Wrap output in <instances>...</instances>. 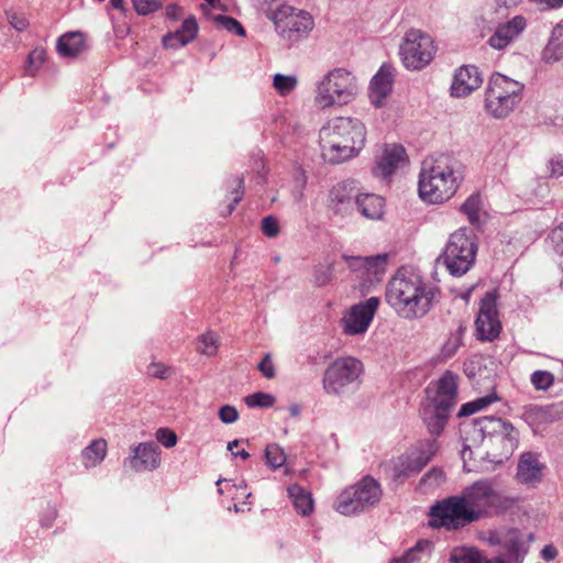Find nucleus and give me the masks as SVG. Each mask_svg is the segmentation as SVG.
<instances>
[{"instance_id": "f257e3e1", "label": "nucleus", "mask_w": 563, "mask_h": 563, "mask_svg": "<svg viewBox=\"0 0 563 563\" xmlns=\"http://www.w3.org/2000/svg\"><path fill=\"white\" fill-rule=\"evenodd\" d=\"M385 298L399 317L408 320L424 317L440 299L438 287L405 268L388 282Z\"/></svg>"}, {"instance_id": "f03ea898", "label": "nucleus", "mask_w": 563, "mask_h": 563, "mask_svg": "<svg viewBox=\"0 0 563 563\" xmlns=\"http://www.w3.org/2000/svg\"><path fill=\"white\" fill-rule=\"evenodd\" d=\"M463 179L464 165L452 155L440 154L423 162L419 196L430 203H443L454 196Z\"/></svg>"}, {"instance_id": "7ed1b4c3", "label": "nucleus", "mask_w": 563, "mask_h": 563, "mask_svg": "<svg viewBox=\"0 0 563 563\" xmlns=\"http://www.w3.org/2000/svg\"><path fill=\"white\" fill-rule=\"evenodd\" d=\"M319 139L323 159L330 164H341L361 152L366 129L358 119L338 117L320 130Z\"/></svg>"}, {"instance_id": "20e7f679", "label": "nucleus", "mask_w": 563, "mask_h": 563, "mask_svg": "<svg viewBox=\"0 0 563 563\" xmlns=\"http://www.w3.org/2000/svg\"><path fill=\"white\" fill-rule=\"evenodd\" d=\"M459 376L446 371L435 383L434 388L426 389L427 400L421 407L422 420L432 435L444 430L450 412L456 405Z\"/></svg>"}, {"instance_id": "39448f33", "label": "nucleus", "mask_w": 563, "mask_h": 563, "mask_svg": "<svg viewBox=\"0 0 563 563\" xmlns=\"http://www.w3.org/2000/svg\"><path fill=\"white\" fill-rule=\"evenodd\" d=\"M525 85L499 73L494 74L485 90L484 107L495 119L508 117L521 102Z\"/></svg>"}, {"instance_id": "423d86ee", "label": "nucleus", "mask_w": 563, "mask_h": 563, "mask_svg": "<svg viewBox=\"0 0 563 563\" xmlns=\"http://www.w3.org/2000/svg\"><path fill=\"white\" fill-rule=\"evenodd\" d=\"M477 254L476 236L472 231L460 229L453 232L439 261L453 276L467 273L475 263Z\"/></svg>"}, {"instance_id": "0eeeda50", "label": "nucleus", "mask_w": 563, "mask_h": 563, "mask_svg": "<svg viewBox=\"0 0 563 563\" xmlns=\"http://www.w3.org/2000/svg\"><path fill=\"white\" fill-rule=\"evenodd\" d=\"M357 92L356 79L345 68L329 71L317 86L314 97L320 108L347 104Z\"/></svg>"}, {"instance_id": "6e6552de", "label": "nucleus", "mask_w": 563, "mask_h": 563, "mask_svg": "<svg viewBox=\"0 0 563 563\" xmlns=\"http://www.w3.org/2000/svg\"><path fill=\"white\" fill-rule=\"evenodd\" d=\"M429 515V525L432 528H444L449 531L460 530L478 521V516L468 507L461 494L437 501L431 506Z\"/></svg>"}, {"instance_id": "1a4fd4ad", "label": "nucleus", "mask_w": 563, "mask_h": 563, "mask_svg": "<svg viewBox=\"0 0 563 563\" xmlns=\"http://www.w3.org/2000/svg\"><path fill=\"white\" fill-rule=\"evenodd\" d=\"M277 34L290 45L307 38L314 27L312 15L289 4H282L268 14Z\"/></svg>"}, {"instance_id": "9d476101", "label": "nucleus", "mask_w": 563, "mask_h": 563, "mask_svg": "<svg viewBox=\"0 0 563 563\" xmlns=\"http://www.w3.org/2000/svg\"><path fill=\"white\" fill-rule=\"evenodd\" d=\"M363 372V363L356 357H338L325 368L322 377V388L327 395L340 397L350 387L360 385Z\"/></svg>"}, {"instance_id": "9b49d317", "label": "nucleus", "mask_w": 563, "mask_h": 563, "mask_svg": "<svg viewBox=\"0 0 563 563\" xmlns=\"http://www.w3.org/2000/svg\"><path fill=\"white\" fill-rule=\"evenodd\" d=\"M382 497L380 485L371 476H365L357 484L344 489L336 498L334 508L338 512L350 516L364 512L375 506Z\"/></svg>"}, {"instance_id": "f8f14e48", "label": "nucleus", "mask_w": 563, "mask_h": 563, "mask_svg": "<svg viewBox=\"0 0 563 563\" xmlns=\"http://www.w3.org/2000/svg\"><path fill=\"white\" fill-rule=\"evenodd\" d=\"M399 54L407 69L420 70L433 59L435 46L429 34L411 29L402 38Z\"/></svg>"}, {"instance_id": "ddd939ff", "label": "nucleus", "mask_w": 563, "mask_h": 563, "mask_svg": "<svg viewBox=\"0 0 563 563\" xmlns=\"http://www.w3.org/2000/svg\"><path fill=\"white\" fill-rule=\"evenodd\" d=\"M468 507L478 516V520L486 517L492 508L507 509L514 500L501 496L490 481L479 479L466 486L461 492Z\"/></svg>"}, {"instance_id": "4468645a", "label": "nucleus", "mask_w": 563, "mask_h": 563, "mask_svg": "<svg viewBox=\"0 0 563 563\" xmlns=\"http://www.w3.org/2000/svg\"><path fill=\"white\" fill-rule=\"evenodd\" d=\"M498 292L496 289L487 291L479 302L475 320L476 334L481 341L495 340L501 330V322L497 309Z\"/></svg>"}, {"instance_id": "2eb2a0df", "label": "nucleus", "mask_w": 563, "mask_h": 563, "mask_svg": "<svg viewBox=\"0 0 563 563\" xmlns=\"http://www.w3.org/2000/svg\"><path fill=\"white\" fill-rule=\"evenodd\" d=\"M474 431L486 437H498L504 444L505 454H512L519 444V432L511 422L494 416L477 418Z\"/></svg>"}, {"instance_id": "dca6fc26", "label": "nucleus", "mask_w": 563, "mask_h": 563, "mask_svg": "<svg viewBox=\"0 0 563 563\" xmlns=\"http://www.w3.org/2000/svg\"><path fill=\"white\" fill-rule=\"evenodd\" d=\"M378 306L379 299L371 297L351 307L342 318L343 332L347 335H357L366 332Z\"/></svg>"}, {"instance_id": "f3484780", "label": "nucleus", "mask_w": 563, "mask_h": 563, "mask_svg": "<svg viewBox=\"0 0 563 563\" xmlns=\"http://www.w3.org/2000/svg\"><path fill=\"white\" fill-rule=\"evenodd\" d=\"M488 540L492 544L503 547L508 563H522L528 553L529 542L533 540V534H523L518 529H508L503 533L492 532Z\"/></svg>"}, {"instance_id": "a211bd4d", "label": "nucleus", "mask_w": 563, "mask_h": 563, "mask_svg": "<svg viewBox=\"0 0 563 563\" xmlns=\"http://www.w3.org/2000/svg\"><path fill=\"white\" fill-rule=\"evenodd\" d=\"M360 189L354 180H343L334 185L329 192V208L342 217L355 210Z\"/></svg>"}, {"instance_id": "6ab92c4d", "label": "nucleus", "mask_w": 563, "mask_h": 563, "mask_svg": "<svg viewBox=\"0 0 563 563\" xmlns=\"http://www.w3.org/2000/svg\"><path fill=\"white\" fill-rule=\"evenodd\" d=\"M128 462L136 472L156 470L161 463V449L152 441L140 443L132 449Z\"/></svg>"}, {"instance_id": "aec40b11", "label": "nucleus", "mask_w": 563, "mask_h": 563, "mask_svg": "<svg viewBox=\"0 0 563 563\" xmlns=\"http://www.w3.org/2000/svg\"><path fill=\"white\" fill-rule=\"evenodd\" d=\"M527 27V20L522 15H516L511 20L498 24L487 43L495 49H504L512 43Z\"/></svg>"}, {"instance_id": "412c9836", "label": "nucleus", "mask_w": 563, "mask_h": 563, "mask_svg": "<svg viewBox=\"0 0 563 563\" xmlns=\"http://www.w3.org/2000/svg\"><path fill=\"white\" fill-rule=\"evenodd\" d=\"M482 82L483 77L476 66H462L454 74L451 85V95L456 98L466 97L472 91L479 88Z\"/></svg>"}, {"instance_id": "4be33fe9", "label": "nucleus", "mask_w": 563, "mask_h": 563, "mask_svg": "<svg viewBox=\"0 0 563 563\" xmlns=\"http://www.w3.org/2000/svg\"><path fill=\"white\" fill-rule=\"evenodd\" d=\"M407 163V154L401 145H386L382 155L377 158L374 173L384 178L389 177L395 170Z\"/></svg>"}, {"instance_id": "5701e85b", "label": "nucleus", "mask_w": 563, "mask_h": 563, "mask_svg": "<svg viewBox=\"0 0 563 563\" xmlns=\"http://www.w3.org/2000/svg\"><path fill=\"white\" fill-rule=\"evenodd\" d=\"M393 88L391 67L383 65L377 74L372 78L369 85V98L372 103L379 108L384 99L390 93Z\"/></svg>"}, {"instance_id": "b1692460", "label": "nucleus", "mask_w": 563, "mask_h": 563, "mask_svg": "<svg viewBox=\"0 0 563 563\" xmlns=\"http://www.w3.org/2000/svg\"><path fill=\"white\" fill-rule=\"evenodd\" d=\"M542 465L537 454L525 452L521 454L517 466V478L520 483L533 484L541 479Z\"/></svg>"}, {"instance_id": "393cba45", "label": "nucleus", "mask_w": 563, "mask_h": 563, "mask_svg": "<svg viewBox=\"0 0 563 563\" xmlns=\"http://www.w3.org/2000/svg\"><path fill=\"white\" fill-rule=\"evenodd\" d=\"M426 465V460H421L420 456L412 451L397 459L393 468V477L394 479L410 477L418 474Z\"/></svg>"}, {"instance_id": "a878e982", "label": "nucleus", "mask_w": 563, "mask_h": 563, "mask_svg": "<svg viewBox=\"0 0 563 563\" xmlns=\"http://www.w3.org/2000/svg\"><path fill=\"white\" fill-rule=\"evenodd\" d=\"M563 59V20L552 30L551 36L542 51V60L553 64Z\"/></svg>"}, {"instance_id": "bb28decb", "label": "nucleus", "mask_w": 563, "mask_h": 563, "mask_svg": "<svg viewBox=\"0 0 563 563\" xmlns=\"http://www.w3.org/2000/svg\"><path fill=\"white\" fill-rule=\"evenodd\" d=\"M384 199L374 194H358L355 210L372 220L379 219L384 212Z\"/></svg>"}, {"instance_id": "cd10ccee", "label": "nucleus", "mask_w": 563, "mask_h": 563, "mask_svg": "<svg viewBox=\"0 0 563 563\" xmlns=\"http://www.w3.org/2000/svg\"><path fill=\"white\" fill-rule=\"evenodd\" d=\"M84 46L82 34L80 32H70L58 38L56 48L62 57L74 58L82 52Z\"/></svg>"}, {"instance_id": "c85d7f7f", "label": "nucleus", "mask_w": 563, "mask_h": 563, "mask_svg": "<svg viewBox=\"0 0 563 563\" xmlns=\"http://www.w3.org/2000/svg\"><path fill=\"white\" fill-rule=\"evenodd\" d=\"M287 490L298 514L309 516L313 511L312 496L308 490L297 484L290 485Z\"/></svg>"}, {"instance_id": "c756f323", "label": "nucleus", "mask_w": 563, "mask_h": 563, "mask_svg": "<svg viewBox=\"0 0 563 563\" xmlns=\"http://www.w3.org/2000/svg\"><path fill=\"white\" fill-rule=\"evenodd\" d=\"M107 454V441L103 439L93 440L88 446H86L81 456L86 467H92L100 464Z\"/></svg>"}, {"instance_id": "7c9ffc66", "label": "nucleus", "mask_w": 563, "mask_h": 563, "mask_svg": "<svg viewBox=\"0 0 563 563\" xmlns=\"http://www.w3.org/2000/svg\"><path fill=\"white\" fill-rule=\"evenodd\" d=\"M431 547L432 543L429 540H420L401 558L396 559L394 563H418L422 560L423 556L430 554Z\"/></svg>"}, {"instance_id": "2f4dec72", "label": "nucleus", "mask_w": 563, "mask_h": 563, "mask_svg": "<svg viewBox=\"0 0 563 563\" xmlns=\"http://www.w3.org/2000/svg\"><path fill=\"white\" fill-rule=\"evenodd\" d=\"M482 208V199L479 194L471 195L461 206V211L467 216L468 221L473 225L479 224V210Z\"/></svg>"}, {"instance_id": "473e14b6", "label": "nucleus", "mask_w": 563, "mask_h": 563, "mask_svg": "<svg viewBox=\"0 0 563 563\" xmlns=\"http://www.w3.org/2000/svg\"><path fill=\"white\" fill-rule=\"evenodd\" d=\"M496 400H497L496 394H490V395H486L484 397L477 398L473 401L463 404L460 408L457 417L471 416V415L486 408L487 406H489L490 404H493Z\"/></svg>"}, {"instance_id": "72a5a7b5", "label": "nucleus", "mask_w": 563, "mask_h": 563, "mask_svg": "<svg viewBox=\"0 0 563 563\" xmlns=\"http://www.w3.org/2000/svg\"><path fill=\"white\" fill-rule=\"evenodd\" d=\"M219 336L214 332H207L198 338L197 350L207 356H213L218 352Z\"/></svg>"}, {"instance_id": "f704fd0d", "label": "nucleus", "mask_w": 563, "mask_h": 563, "mask_svg": "<svg viewBox=\"0 0 563 563\" xmlns=\"http://www.w3.org/2000/svg\"><path fill=\"white\" fill-rule=\"evenodd\" d=\"M482 554L470 548H455L450 554V563H479Z\"/></svg>"}, {"instance_id": "c9c22d12", "label": "nucleus", "mask_w": 563, "mask_h": 563, "mask_svg": "<svg viewBox=\"0 0 563 563\" xmlns=\"http://www.w3.org/2000/svg\"><path fill=\"white\" fill-rule=\"evenodd\" d=\"M387 260H388L387 254H377L374 256H367V257L361 258V261L363 262L364 268L368 273L374 274V275H382L385 273L386 266H387Z\"/></svg>"}, {"instance_id": "e433bc0d", "label": "nucleus", "mask_w": 563, "mask_h": 563, "mask_svg": "<svg viewBox=\"0 0 563 563\" xmlns=\"http://www.w3.org/2000/svg\"><path fill=\"white\" fill-rule=\"evenodd\" d=\"M266 464L276 470L282 467L286 462L284 450L276 443H271L265 449Z\"/></svg>"}, {"instance_id": "4c0bfd02", "label": "nucleus", "mask_w": 563, "mask_h": 563, "mask_svg": "<svg viewBox=\"0 0 563 563\" xmlns=\"http://www.w3.org/2000/svg\"><path fill=\"white\" fill-rule=\"evenodd\" d=\"M231 183V202L228 205L225 216L231 214L236 205L242 200L244 196V179L241 176H234L230 179Z\"/></svg>"}, {"instance_id": "58836bf2", "label": "nucleus", "mask_w": 563, "mask_h": 563, "mask_svg": "<svg viewBox=\"0 0 563 563\" xmlns=\"http://www.w3.org/2000/svg\"><path fill=\"white\" fill-rule=\"evenodd\" d=\"M214 22H216L217 26H219L223 30H227L231 33L239 35V36L245 35V30H244L243 25L236 19H234L232 16L219 14V15L214 16Z\"/></svg>"}, {"instance_id": "ea45409f", "label": "nucleus", "mask_w": 563, "mask_h": 563, "mask_svg": "<svg viewBox=\"0 0 563 563\" xmlns=\"http://www.w3.org/2000/svg\"><path fill=\"white\" fill-rule=\"evenodd\" d=\"M46 59V52L41 48H34L26 58L25 71L30 76H34Z\"/></svg>"}, {"instance_id": "a19ab883", "label": "nucleus", "mask_w": 563, "mask_h": 563, "mask_svg": "<svg viewBox=\"0 0 563 563\" xmlns=\"http://www.w3.org/2000/svg\"><path fill=\"white\" fill-rule=\"evenodd\" d=\"M245 404L250 408H269L275 404V397L267 393L257 391L245 397Z\"/></svg>"}, {"instance_id": "79ce46f5", "label": "nucleus", "mask_w": 563, "mask_h": 563, "mask_svg": "<svg viewBox=\"0 0 563 563\" xmlns=\"http://www.w3.org/2000/svg\"><path fill=\"white\" fill-rule=\"evenodd\" d=\"M139 15H148L163 8L165 0H132Z\"/></svg>"}, {"instance_id": "37998d69", "label": "nucleus", "mask_w": 563, "mask_h": 563, "mask_svg": "<svg viewBox=\"0 0 563 563\" xmlns=\"http://www.w3.org/2000/svg\"><path fill=\"white\" fill-rule=\"evenodd\" d=\"M273 85L280 95L286 96L295 89L297 78L295 76L276 74L274 76Z\"/></svg>"}, {"instance_id": "c03bdc74", "label": "nucleus", "mask_w": 563, "mask_h": 563, "mask_svg": "<svg viewBox=\"0 0 563 563\" xmlns=\"http://www.w3.org/2000/svg\"><path fill=\"white\" fill-rule=\"evenodd\" d=\"M531 384L538 390H547L554 383V376L548 371H536L530 377Z\"/></svg>"}, {"instance_id": "a18cd8bd", "label": "nucleus", "mask_w": 563, "mask_h": 563, "mask_svg": "<svg viewBox=\"0 0 563 563\" xmlns=\"http://www.w3.org/2000/svg\"><path fill=\"white\" fill-rule=\"evenodd\" d=\"M437 451L438 443L434 439L420 441L413 450V452H416L421 460H426V464L430 462Z\"/></svg>"}, {"instance_id": "49530a36", "label": "nucleus", "mask_w": 563, "mask_h": 563, "mask_svg": "<svg viewBox=\"0 0 563 563\" xmlns=\"http://www.w3.org/2000/svg\"><path fill=\"white\" fill-rule=\"evenodd\" d=\"M183 37L188 38L189 42L194 41L198 33V23L195 16H189L184 20L181 26L177 30Z\"/></svg>"}, {"instance_id": "de8ad7c7", "label": "nucleus", "mask_w": 563, "mask_h": 563, "mask_svg": "<svg viewBox=\"0 0 563 563\" xmlns=\"http://www.w3.org/2000/svg\"><path fill=\"white\" fill-rule=\"evenodd\" d=\"M332 276V266L318 265L313 271V282L317 286H324Z\"/></svg>"}, {"instance_id": "09e8293b", "label": "nucleus", "mask_w": 563, "mask_h": 563, "mask_svg": "<svg viewBox=\"0 0 563 563\" xmlns=\"http://www.w3.org/2000/svg\"><path fill=\"white\" fill-rule=\"evenodd\" d=\"M190 43L188 38L183 37L177 31L166 34L163 37V45L166 48H178Z\"/></svg>"}, {"instance_id": "8fccbe9b", "label": "nucleus", "mask_w": 563, "mask_h": 563, "mask_svg": "<svg viewBox=\"0 0 563 563\" xmlns=\"http://www.w3.org/2000/svg\"><path fill=\"white\" fill-rule=\"evenodd\" d=\"M156 439L159 443H162L165 448H173L177 443L176 433L168 428H159L156 431Z\"/></svg>"}, {"instance_id": "3c124183", "label": "nucleus", "mask_w": 563, "mask_h": 563, "mask_svg": "<svg viewBox=\"0 0 563 563\" xmlns=\"http://www.w3.org/2000/svg\"><path fill=\"white\" fill-rule=\"evenodd\" d=\"M262 231L268 238H275L279 233V224L275 217L267 216L262 220Z\"/></svg>"}, {"instance_id": "603ef678", "label": "nucleus", "mask_w": 563, "mask_h": 563, "mask_svg": "<svg viewBox=\"0 0 563 563\" xmlns=\"http://www.w3.org/2000/svg\"><path fill=\"white\" fill-rule=\"evenodd\" d=\"M219 418L223 423L230 424L238 420L239 412L235 407L224 405L219 409Z\"/></svg>"}, {"instance_id": "864d4df0", "label": "nucleus", "mask_w": 563, "mask_h": 563, "mask_svg": "<svg viewBox=\"0 0 563 563\" xmlns=\"http://www.w3.org/2000/svg\"><path fill=\"white\" fill-rule=\"evenodd\" d=\"M257 368L263 374V376L268 379L274 378L276 375L275 366L273 364V361H272L269 354H266L263 357V360L260 362Z\"/></svg>"}, {"instance_id": "5fc2aeb1", "label": "nucleus", "mask_w": 563, "mask_h": 563, "mask_svg": "<svg viewBox=\"0 0 563 563\" xmlns=\"http://www.w3.org/2000/svg\"><path fill=\"white\" fill-rule=\"evenodd\" d=\"M549 175L551 177H560L563 175V157L555 155L551 157L548 164Z\"/></svg>"}, {"instance_id": "6e6d98bb", "label": "nucleus", "mask_w": 563, "mask_h": 563, "mask_svg": "<svg viewBox=\"0 0 563 563\" xmlns=\"http://www.w3.org/2000/svg\"><path fill=\"white\" fill-rule=\"evenodd\" d=\"M444 477L442 470L433 467L422 476L421 483L440 484L444 481Z\"/></svg>"}, {"instance_id": "4d7b16f0", "label": "nucleus", "mask_w": 563, "mask_h": 563, "mask_svg": "<svg viewBox=\"0 0 563 563\" xmlns=\"http://www.w3.org/2000/svg\"><path fill=\"white\" fill-rule=\"evenodd\" d=\"M8 21L16 31L20 32L24 31L29 25L27 20L16 13H8Z\"/></svg>"}, {"instance_id": "13d9d810", "label": "nucleus", "mask_w": 563, "mask_h": 563, "mask_svg": "<svg viewBox=\"0 0 563 563\" xmlns=\"http://www.w3.org/2000/svg\"><path fill=\"white\" fill-rule=\"evenodd\" d=\"M148 374L153 377L165 379L168 376V368L159 363H152L148 367Z\"/></svg>"}, {"instance_id": "bf43d9fd", "label": "nucleus", "mask_w": 563, "mask_h": 563, "mask_svg": "<svg viewBox=\"0 0 563 563\" xmlns=\"http://www.w3.org/2000/svg\"><path fill=\"white\" fill-rule=\"evenodd\" d=\"M165 14L169 20L177 21L181 15V9L177 4L170 3L166 7Z\"/></svg>"}, {"instance_id": "052dcab7", "label": "nucleus", "mask_w": 563, "mask_h": 563, "mask_svg": "<svg viewBox=\"0 0 563 563\" xmlns=\"http://www.w3.org/2000/svg\"><path fill=\"white\" fill-rule=\"evenodd\" d=\"M240 444V440H233L228 443V450L232 453L234 457H241L243 460H247L250 457L249 452L245 450H241V452H234L233 449Z\"/></svg>"}, {"instance_id": "680f3d73", "label": "nucleus", "mask_w": 563, "mask_h": 563, "mask_svg": "<svg viewBox=\"0 0 563 563\" xmlns=\"http://www.w3.org/2000/svg\"><path fill=\"white\" fill-rule=\"evenodd\" d=\"M522 0H494L497 9H506L509 10L511 8H516L521 3Z\"/></svg>"}, {"instance_id": "e2e57ef3", "label": "nucleus", "mask_w": 563, "mask_h": 563, "mask_svg": "<svg viewBox=\"0 0 563 563\" xmlns=\"http://www.w3.org/2000/svg\"><path fill=\"white\" fill-rule=\"evenodd\" d=\"M555 555H556V550L553 547L547 545L543 548L542 556L544 560L551 561L555 558Z\"/></svg>"}, {"instance_id": "0e129e2a", "label": "nucleus", "mask_w": 563, "mask_h": 563, "mask_svg": "<svg viewBox=\"0 0 563 563\" xmlns=\"http://www.w3.org/2000/svg\"><path fill=\"white\" fill-rule=\"evenodd\" d=\"M479 563H506V561L504 559L499 558V556L495 558L493 560H487V559L482 556L479 559Z\"/></svg>"}, {"instance_id": "69168bd1", "label": "nucleus", "mask_w": 563, "mask_h": 563, "mask_svg": "<svg viewBox=\"0 0 563 563\" xmlns=\"http://www.w3.org/2000/svg\"><path fill=\"white\" fill-rule=\"evenodd\" d=\"M112 8L123 10L124 0H110Z\"/></svg>"}, {"instance_id": "338daca9", "label": "nucleus", "mask_w": 563, "mask_h": 563, "mask_svg": "<svg viewBox=\"0 0 563 563\" xmlns=\"http://www.w3.org/2000/svg\"><path fill=\"white\" fill-rule=\"evenodd\" d=\"M289 411H290V415L292 417H298L299 413H300V407L298 405H292L290 408H289Z\"/></svg>"}, {"instance_id": "774afa93", "label": "nucleus", "mask_w": 563, "mask_h": 563, "mask_svg": "<svg viewBox=\"0 0 563 563\" xmlns=\"http://www.w3.org/2000/svg\"><path fill=\"white\" fill-rule=\"evenodd\" d=\"M210 5L216 7V3L219 2V0H206Z\"/></svg>"}]
</instances>
